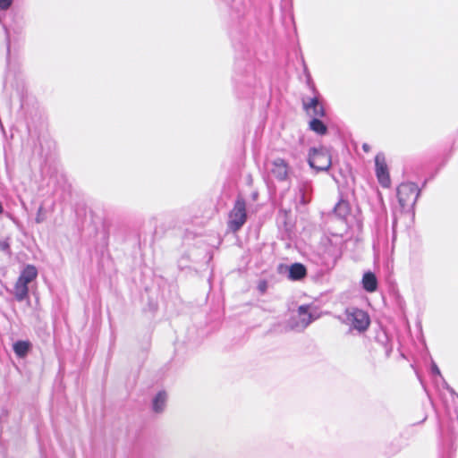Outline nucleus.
<instances>
[{"label": "nucleus", "instance_id": "nucleus-1", "mask_svg": "<svg viewBox=\"0 0 458 458\" xmlns=\"http://www.w3.org/2000/svg\"><path fill=\"white\" fill-rule=\"evenodd\" d=\"M38 276V270L33 265H27L21 271L14 284V295L17 301H21L28 298V284L34 281Z\"/></svg>", "mask_w": 458, "mask_h": 458}, {"label": "nucleus", "instance_id": "nucleus-2", "mask_svg": "<svg viewBox=\"0 0 458 458\" xmlns=\"http://www.w3.org/2000/svg\"><path fill=\"white\" fill-rule=\"evenodd\" d=\"M420 190L414 182H403L397 187V198L403 208H410L414 206L420 196Z\"/></svg>", "mask_w": 458, "mask_h": 458}, {"label": "nucleus", "instance_id": "nucleus-3", "mask_svg": "<svg viewBox=\"0 0 458 458\" xmlns=\"http://www.w3.org/2000/svg\"><path fill=\"white\" fill-rule=\"evenodd\" d=\"M308 162L318 172L327 171L332 165L331 155L324 147L313 148L310 150Z\"/></svg>", "mask_w": 458, "mask_h": 458}, {"label": "nucleus", "instance_id": "nucleus-4", "mask_svg": "<svg viewBox=\"0 0 458 458\" xmlns=\"http://www.w3.org/2000/svg\"><path fill=\"white\" fill-rule=\"evenodd\" d=\"M247 220L246 202L242 197H238L233 208L229 213L228 227L233 232H237Z\"/></svg>", "mask_w": 458, "mask_h": 458}, {"label": "nucleus", "instance_id": "nucleus-5", "mask_svg": "<svg viewBox=\"0 0 458 458\" xmlns=\"http://www.w3.org/2000/svg\"><path fill=\"white\" fill-rule=\"evenodd\" d=\"M346 318L352 327L359 332H364L370 324V319L367 312L359 309H350L346 310Z\"/></svg>", "mask_w": 458, "mask_h": 458}, {"label": "nucleus", "instance_id": "nucleus-6", "mask_svg": "<svg viewBox=\"0 0 458 458\" xmlns=\"http://www.w3.org/2000/svg\"><path fill=\"white\" fill-rule=\"evenodd\" d=\"M375 166L376 175L379 184L384 188H388L391 184V179L386 157L383 153H378L376 155Z\"/></svg>", "mask_w": 458, "mask_h": 458}, {"label": "nucleus", "instance_id": "nucleus-7", "mask_svg": "<svg viewBox=\"0 0 458 458\" xmlns=\"http://www.w3.org/2000/svg\"><path fill=\"white\" fill-rule=\"evenodd\" d=\"M303 109L306 114L312 117H324L326 111L323 105L320 103L318 97L310 98L309 100H302Z\"/></svg>", "mask_w": 458, "mask_h": 458}, {"label": "nucleus", "instance_id": "nucleus-8", "mask_svg": "<svg viewBox=\"0 0 458 458\" xmlns=\"http://www.w3.org/2000/svg\"><path fill=\"white\" fill-rule=\"evenodd\" d=\"M309 308L310 307L308 305H301L298 308V316L300 318V321L291 324V327L293 329L306 328L313 321L314 318L311 313L309 311Z\"/></svg>", "mask_w": 458, "mask_h": 458}, {"label": "nucleus", "instance_id": "nucleus-9", "mask_svg": "<svg viewBox=\"0 0 458 458\" xmlns=\"http://www.w3.org/2000/svg\"><path fill=\"white\" fill-rule=\"evenodd\" d=\"M289 171L288 163L283 158H276L271 168L272 174L278 180L284 181L287 178Z\"/></svg>", "mask_w": 458, "mask_h": 458}, {"label": "nucleus", "instance_id": "nucleus-10", "mask_svg": "<svg viewBox=\"0 0 458 458\" xmlns=\"http://www.w3.org/2000/svg\"><path fill=\"white\" fill-rule=\"evenodd\" d=\"M361 283L363 289L369 293H374L377 289V279L372 272H366Z\"/></svg>", "mask_w": 458, "mask_h": 458}, {"label": "nucleus", "instance_id": "nucleus-11", "mask_svg": "<svg viewBox=\"0 0 458 458\" xmlns=\"http://www.w3.org/2000/svg\"><path fill=\"white\" fill-rule=\"evenodd\" d=\"M306 267L301 263H294L289 268V278L292 280H301L306 276Z\"/></svg>", "mask_w": 458, "mask_h": 458}, {"label": "nucleus", "instance_id": "nucleus-12", "mask_svg": "<svg viewBox=\"0 0 458 458\" xmlns=\"http://www.w3.org/2000/svg\"><path fill=\"white\" fill-rule=\"evenodd\" d=\"M320 118L321 117H313L309 123V128L318 135H325L327 132V126Z\"/></svg>", "mask_w": 458, "mask_h": 458}, {"label": "nucleus", "instance_id": "nucleus-13", "mask_svg": "<svg viewBox=\"0 0 458 458\" xmlns=\"http://www.w3.org/2000/svg\"><path fill=\"white\" fill-rule=\"evenodd\" d=\"M31 344L29 341H17L13 344V351L18 357L23 358L27 355Z\"/></svg>", "mask_w": 458, "mask_h": 458}, {"label": "nucleus", "instance_id": "nucleus-14", "mask_svg": "<svg viewBox=\"0 0 458 458\" xmlns=\"http://www.w3.org/2000/svg\"><path fill=\"white\" fill-rule=\"evenodd\" d=\"M166 401V394L165 392H159L153 401V409L157 412L163 411Z\"/></svg>", "mask_w": 458, "mask_h": 458}, {"label": "nucleus", "instance_id": "nucleus-15", "mask_svg": "<svg viewBox=\"0 0 458 458\" xmlns=\"http://www.w3.org/2000/svg\"><path fill=\"white\" fill-rule=\"evenodd\" d=\"M349 204L344 200H340L335 207L334 212L339 216H345L349 213Z\"/></svg>", "mask_w": 458, "mask_h": 458}, {"label": "nucleus", "instance_id": "nucleus-16", "mask_svg": "<svg viewBox=\"0 0 458 458\" xmlns=\"http://www.w3.org/2000/svg\"><path fill=\"white\" fill-rule=\"evenodd\" d=\"M13 0H0V9L7 10L12 5Z\"/></svg>", "mask_w": 458, "mask_h": 458}, {"label": "nucleus", "instance_id": "nucleus-17", "mask_svg": "<svg viewBox=\"0 0 458 458\" xmlns=\"http://www.w3.org/2000/svg\"><path fill=\"white\" fill-rule=\"evenodd\" d=\"M362 149L364 152L369 153L370 151V146L368 143L362 144Z\"/></svg>", "mask_w": 458, "mask_h": 458}, {"label": "nucleus", "instance_id": "nucleus-18", "mask_svg": "<svg viewBox=\"0 0 458 458\" xmlns=\"http://www.w3.org/2000/svg\"><path fill=\"white\" fill-rule=\"evenodd\" d=\"M0 248H1L2 250H8V249H9V244H8V242H0Z\"/></svg>", "mask_w": 458, "mask_h": 458}, {"label": "nucleus", "instance_id": "nucleus-19", "mask_svg": "<svg viewBox=\"0 0 458 458\" xmlns=\"http://www.w3.org/2000/svg\"><path fill=\"white\" fill-rule=\"evenodd\" d=\"M3 212H4V208H3L2 203L0 202V214H2Z\"/></svg>", "mask_w": 458, "mask_h": 458}]
</instances>
